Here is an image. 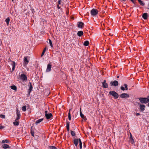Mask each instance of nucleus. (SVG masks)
I'll list each match as a JSON object with an SVG mask.
<instances>
[{"instance_id": "nucleus-52", "label": "nucleus", "mask_w": 149, "mask_h": 149, "mask_svg": "<svg viewBox=\"0 0 149 149\" xmlns=\"http://www.w3.org/2000/svg\"><path fill=\"white\" fill-rule=\"evenodd\" d=\"M148 6H149V3H148Z\"/></svg>"}, {"instance_id": "nucleus-6", "label": "nucleus", "mask_w": 149, "mask_h": 149, "mask_svg": "<svg viewBox=\"0 0 149 149\" xmlns=\"http://www.w3.org/2000/svg\"><path fill=\"white\" fill-rule=\"evenodd\" d=\"M120 97L121 98H125L129 97V95L126 93H123L120 95Z\"/></svg>"}, {"instance_id": "nucleus-10", "label": "nucleus", "mask_w": 149, "mask_h": 149, "mask_svg": "<svg viewBox=\"0 0 149 149\" xmlns=\"http://www.w3.org/2000/svg\"><path fill=\"white\" fill-rule=\"evenodd\" d=\"M77 25L79 28H82L84 27V24L81 22H78L77 23Z\"/></svg>"}, {"instance_id": "nucleus-5", "label": "nucleus", "mask_w": 149, "mask_h": 149, "mask_svg": "<svg viewBox=\"0 0 149 149\" xmlns=\"http://www.w3.org/2000/svg\"><path fill=\"white\" fill-rule=\"evenodd\" d=\"M110 84L111 86H116L118 85V83L117 81L115 80L113 81H111Z\"/></svg>"}, {"instance_id": "nucleus-39", "label": "nucleus", "mask_w": 149, "mask_h": 149, "mask_svg": "<svg viewBox=\"0 0 149 149\" xmlns=\"http://www.w3.org/2000/svg\"><path fill=\"white\" fill-rule=\"evenodd\" d=\"M70 125V122L69 121H67L66 122V127H69Z\"/></svg>"}, {"instance_id": "nucleus-9", "label": "nucleus", "mask_w": 149, "mask_h": 149, "mask_svg": "<svg viewBox=\"0 0 149 149\" xmlns=\"http://www.w3.org/2000/svg\"><path fill=\"white\" fill-rule=\"evenodd\" d=\"M102 87L104 88H108V84L106 83V80H104L103 82L102 83Z\"/></svg>"}, {"instance_id": "nucleus-25", "label": "nucleus", "mask_w": 149, "mask_h": 149, "mask_svg": "<svg viewBox=\"0 0 149 149\" xmlns=\"http://www.w3.org/2000/svg\"><path fill=\"white\" fill-rule=\"evenodd\" d=\"M80 116L81 117L83 118V119H84L85 118L84 116V115H83L82 112H81V109H80Z\"/></svg>"}, {"instance_id": "nucleus-13", "label": "nucleus", "mask_w": 149, "mask_h": 149, "mask_svg": "<svg viewBox=\"0 0 149 149\" xmlns=\"http://www.w3.org/2000/svg\"><path fill=\"white\" fill-rule=\"evenodd\" d=\"M52 65L50 64H48L47 65V67L46 70L47 72H49L51 70V68H52Z\"/></svg>"}, {"instance_id": "nucleus-30", "label": "nucleus", "mask_w": 149, "mask_h": 149, "mask_svg": "<svg viewBox=\"0 0 149 149\" xmlns=\"http://www.w3.org/2000/svg\"><path fill=\"white\" fill-rule=\"evenodd\" d=\"M46 49H47V48L46 47H45L44 49H43V51H42V53L41 55V57H42V56H43L44 55V54H45V51H46Z\"/></svg>"}, {"instance_id": "nucleus-31", "label": "nucleus", "mask_w": 149, "mask_h": 149, "mask_svg": "<svg viewBox=\"0 0 149 149\" xmlns=\"http://www.w3.org/2000/svg\"><path fill=\"white\" fill-rule=\"evenodd\" d=\"M22 110L24 111H26V106H24L22 107Z\"/></svg>"}, {"instance_id": "nucleus-36", "label": "nucleus", "mask_w": 149, "mask_h": 149, "mask_svg": "<svg viewBox=\"0 0 149 149\" xmlns=\"http://www.w3.org/2000/svg\"><path fill=\"white\" fill-rule=\"evenodd\" d=\"M49 44H50V46H51V47H53V45H52V41L50 39H49Z\"/></svg>"}, {"instance_id": "nucleus-11", "label": "nucleus", "mask_w": 149, "mask_h": 149, "mask_svg": "<svg viewBox=\"0 0 149 149\" xmlns=\"http://www.w3.org/2000/svg\"><path fill=\"white\" fill-rule=\"evenodd\" d=\"M125 87V88L123 86H121L120 87V89L123 90V91H124L125 89L126 90H127L128 89L127 88V84H125L123 85Z\"/></svg>"}, {"instance_id": "nucleus-21", "label": "nucleus", "mask_w": 149, "mask_h": 149, "mask_svg": "<svg viewBox=\"0 0 149 149\" xmlns=\"http://www.w3.org/2000/svg\"><path fill=\"white\" fill-rule=\"evenodd\" d=\"M83 32L82 31H79L77 33V35L79 36H81L83 35Z\"/></svg>"}, {"instance_id": "nucleus-42", "label": "nucleus", "mask_w": 149, "mask_h": 149, "mask_svg": "<svg viewBox=\"0 0 149 149\" xmlns=\"http://www.w3.org/2000/svg\"><path fill=\"white\" fill-rule=\"evenodd\" d=\"M58 4H61V0H59L58 2Z\"/></svg>"}, {"instance_id": "nucleus-26", "label": "nucleus", "mask_w": 149, "mask_h": 149, "mask_svg": "<svg viewBox=\"0 0 149 149\" xmlns=\"http://www.w3.org/2000/svg\"><path fill=\"white\" fill-rule=\"evenodd\" d=\"M79 146L80 149H81L82 148V142L81 141V139H79Z\"/></svg>"}, {"instance_id": "nucleus-18", "label": "nucleus", "mask_w": 149, "mask_h": 149, "mask_svg": "<svg viewBox=\"0 0 149 149\" xmlns=\"http://www.w3.org/2000/svg\"><path fill=\"white\" fill-rule=\"evenodd\" d=\"M24 62L26 65L27 64L29 63V61L27 59V58L26 56H25L24 58Z\"/></svg>"}, {"instance_id": "nucleus-3", "label": "nucleus", "mask_w": 149, "mask_h": 149, "mask_svg": "<svg viewBox=\"0 0 149 149\" xmlns=\"http://www.w3.org/2000/svg\"><path fill=\"white\" fill-rule=\"evenodd\" d=\"M98 11L96 9L93 8L91 11V13L93 16H95L97 14Z\"/></svg>"}, {"instance_id": "nucleus-22", "label": "nucleus", "mask_w": 149, "mask_h": 149, "mask_svg": "<svg viewBox=\"0 0 149 149\" xmlns=\"http://www.w3.org/2000/svg\"><path fill=\"white\" fill-rule=\"evenodd\" d=\"M10 88L12 89L15 90V91H16L17 90V87L15 85H13L11 86Z\"/></svg>"}, {"instance_id": "nucleus-34", "label": "nucleus", "mask_w": 149, "mask_h": 149, "mask_svg": "<svg viewBox=\"0 0 149 149\" xmlns=\"http://www.w3.org/2000/svg\"><path fill=\"white\" fill-rule=\"evenodd\" d=\"M49 148L50 149H56L57 148L55 146H49Z\"/></svg>"}, {"instance_id": "nucleus-1", "label": "nucleus", "mask_w": 149, "mask_h": 149, "mask_svg": "<svg viewBox=\"0 0 149 149\" xmlns=\"http://www.w3.org/2000/svg\"><path fill=\"white\" fill-rule=\"evenodd\" d=\"M139 99L141 103L146 104L149 102V95L147 97H139Z\"/></svg>"}, {"instance_id": "nucleus-45", "label": "nucleus", "mask_w": 149, "mask_h": 149, "mask_svg": "<svg viewBox=\"0 0 149 149\" xmlns=\"http://www.w3.org/2000/svg\"><path fill=\"white\" fill-rule=\"evenodd\" d=\"M57 8H58V9H59L61 7L59 6L58 4L57 5Z\"/></svg>"}, {"instance_id": "nucleus-35", "label": "nucleus", "mask_w": 149, "mask_h": 149, "mask_svg": "<svg viewBox=\"0 0 149 149\" xmlns=\"http://www.w3.org/2000/svg\"><path fill=\"white\" fill-rule=\"evenodd\" d=\"M9 142V141L7 140V139H6L5 140H3L2 141V142H1V143H8Z\"/></svg>"}, {"instance_id": "nucleus-40", "label": "nucleus", "mask_w": 149, "mask_h": 149, "mask_svg": "<svg viewBox=\"0 0 149 149\" xmlns=\"http://www.w3.org/2000/svg\"><path fill=\"white\" fill-rule=\"evenodd\" d=\"M0 117L3 118H5V116L3 115H2V114L0 115Z\"/></svg>"}, {"instance_id": "nucleus-4", "label": "nucleus", "mask_w": 149, "mask_h": 149, "mask_svg": "<svg viewBox=\"0 0 149 149\" xmlns=\"http://www.w3.org/2000/svg\"><path fill=\"white\" fill-rule=\"evenodd\" d=\"M28 86H29V88L28 89V94L29 95L31 91H32L33 89V86L31 82H29Z\"/></svg>"}, {"instance_id": "nucleus-28", "label": "nucleus", "mask_w": 149, "mask_h": 149, "mask_svg": "<svg viewBox=\"0 0 149 149\" xmlns=\"http://www.w3.org/2000/svg\"><path fill=\"white\" fill-rule=\"evenodd\" d=\"M138 1L139 4L141 6H143L144 5V3L141 0H138Z\"/></svg>"}, {"instance_id": "nucleus-24", "label": "nucleus", "mask_w": 149, "mask_h": 149, "mask_svg": "<svg viewBox=\"0 0 149 149\" xmlns=\"http://www.w3.org/2000/svg\"><path fill=\"white\" fill-rule=\"evenodd\" d=\"M43 120V118H41L37 120L36 122V124H37L38 123H39L40 122H41V121H42Z\"/></svg>"}, {"instance_id": "nucleus-12", "label": "nucleus", "mask_w": 149, "mask_h": 149, "mask_svg": "<svg viewBox=\"0 0 149 149\" xmlns=\"http://www.w3.org/2000/svg\"><path fill=\"white\" fill-rule=\"evenodd\" d=\"M145 107H146L145 105L142 104H139V108L141 111H144L145 109Z\"/></svg>"}, {"instance_id": "nucleus-33", "label": "nucleus", "mask_w": 149, "mask_h": 149, "mask_svg": "<svg viewBox=\"0 0 149 149\" xmlns=\"http://www.w3.org/2000/svg\"><path fill=\"white\" fill-rule=\"evenodd\" d=\"M71 133L72 136H75L76 135L75 133L72 130H71Z\"/></svg>"}, {"instance_id": "nucleus-44", "label": "nucleus", "mask_w": 149, "mask_h": 149, "mask_svg": "<svg viewBox=\"0 0 149 149\" xmlns=\"http://www.w3.org/2000/svg\"><path fill=\"white\" fill-rule=\"evenodd\" d=\"M136 115L137 116H138L140 115V114L139 113H136Z\"/></svg>"}, {"instance_id": "nucleus-14", "label": "nucleus", "mask_w": 149, "mask_h": 149, "mask_svg": "<svg viewBox=\"0 0 149 149\" xmlns=\"http://www.w3.org/2000/svg\"><path fill=\"white\" fill-rule=\"evenodd\" d=\"M52 113H48V114H46L45 116L47 119H50L51 117H52Z\"/></svg>"}, {"instance_id": "nucleus-47", "label": "nucleus", "mask_w": 149, "mask_h": 149, "mask_svg": "<svg viewBox=\"0 0 149 149\" xmlns=\"http://www.w3.org/2000/svg\"><path fill=\"white\" fill-rule=\"evenodd\" d=\"M71 110H72L71 109H69V113H70V112L71 111Z\"/></svg>"}, {"instance_id": "nucleus-15", "label": "nucleus", "mask_w": 149, "mask_h": 149, "mask_svg": "<svg viewBox=\"0 0 149 149\" xmlns=\"http://www.w3.org/2000/svg\"><path fill=\"white\" fill-rule=\"evenodd\" d=\"M2 147L4 149L9 148H10V146L6 144H4L2 145Z\"/></svg>"}, {"instance_id": "nucleus-48", "label": "nucleus", "mask_w": 149, "mask_h": 149, "mask_svg": "<svg viewBox=\"0 0 149 149\" xmlns=\"http://www.w3.org/2000/svg\"><path fill=\"white\" fill-rule=\"evenodd\" d=\"M147 106L149 107V102H148V103L147 104Z\"/></svg>"}, {"instance_id": "nucleus-23", "label": "nucleus", "mask_w": 149, "mask_h": 149, "mask_svg": "<svg viewBox=\"0 0 149 149\" xmlns=\"http://www.w3.org/2000/svg\"><path fill=\"white\" fill-rule=\"evenodd\" d=\"M130 141L133 144L134 143V139L132 137V135L130 134Z\"/></svg>"}, {"instance_id": "nucleus-16", "label": "nucleus", "mask_w": 149, "mask_h": 149, "mask_svg": "<svg viewBox=\"0 0 149 149\" xmlns=\"http://www.w3.org/2000/svg\"><path fill=\"white\" fill-rule=\"evenodd\" d=\"M79 139H75L74 140L73 143L76 146H77L78 145V142L79 141Z\"/></svg>"}, {"instance_id": "nucleus-27", "label": "nucleus", "mask_w": 149, "mask_h": 149, "mask_svg": "<svg viewBox=\"0 0 149 149\" xmlns=\"http://www.w3.org/2000/svg\"><path fill=\"white\" fill-rule=\"evenodd\" d=\"M89 42L88 40L85 41L84 43V45L85 46H87L88 45Z\"/></svg>"}, {"instance_id": "nucleus-20", "label": "nucleus", "mask_w": 149, "mask_h": 149, "mask_svg": "<svg viewBox=\"0 0 149 149\" xmlns=\"http://www.w3.org/2000/svg\"><path fill=\"white\" fill-rule=\"evenodd\" d=\"M12 62V63L11 65H12L13 68L12 69V71H13L15 68V62L14 61H11Z\"/></svg>"}, {"instance_id": "nucleus-41", "label": "nucleus", "mask_w": 149, "mask_h": 149, "mask_svg": "<svg viewBox=\"0 0 149 149\" xmlns=\"http://www.w3.org/2000/svg\"><path fill=\"white\" fill-rule=\"evenodd\" d=\"M4 128V127L3 126H0V130Z\"/></svg>"}, {"instance_id": "nucleus-46", "label": "nucleus", "mask_w": 149, "mask_h": 149, "mask_svg": "<svg viewBox=\"0 0 149 149\" xmlns=\"http://www.w3.org/2000/svg\"><path fill=\"white\" fill-rule=\"evenodd\" d=\"M67 129V130L68 131L69 130V127H66Z\"/></svg>"}, {"instance_id": "nucleus-51", "label": "nucleus", "mask_w": 149, "mask_h": 149, "mask_svg": "<svg viewBox=\"0 0 149 149\" xmlns=\"http://www.w3.org/2000/svg\"><path fill=\"white\" fill-rule=\"evenodd\" d=\"M148 9L149 10V8H148Z\"/></svg>"}, {"instance_id": "nucleus-32", "label": "nucleus", "mask_w": 149, "mask_h": 149, "mask_svg": "<svg viewBox=\"0 0 149 149\" xmlns=\"http://www.w3.org/2000/svg\"><path fill=\"white\" fill-rule=\"evenodd\" d=\"M14 125L15 126H18L19 125V122L16 121L13 123Z\"/></svg>"}, {"instance_id": "nucleus-2", "label": "nucleus", "mask_w": 149, "mask_h": 149, "mask_svg": "<svg viewBox=\"0 0 149 149\" xmlns=\"http://www.w3.org/2000/svg\"><path fill=\"white\" fill-rule=\"evenodd\" d=\"M109 94L113 96L115 99H116L118 97L119 95L118 93L114 91H110L109 92Z\"/></svg>"}, {"instance_id": "nucleus-8", "label": "nucleus", "mask_w": 149, "mask_h": 149, "mask_svg": "<svg viewBox=\"0 0 149 149\" xmlns=\"http://www.w3.org/2000/svg\"><path fill=\"white\" fill-rule=\"evenodd\" d=\"M20 78L23 81H26L27 77L26 75L24 74H22L20 76Z\"/></svg>"}, {"instance_id": "nucleus-50", "label": "nucleus", "mask_w": 149, "mask_h": 149, "mask_svg": "<svg viewBox=\"0 0 149 149\" xmlns=\"http://www.w3.org/2000/svg\"><path fill=\"white\" fill-rule=\"evenodd\" d=\"M13 0H12V1H13Z\"/></svg>"}, {"instance_id": "nucleus-19", "label": "nucleus", "mask_w": 149, "mask_h": 149, "mask_svg": "<svg viewBox=\"0 0 149 149\" xmlns=\"http://www.w3.org/2000/svg\"><path fill=\"white\" fill-rule=\"evenodd\" d=\"M31 134L33 136H34V130L32 126L31 128Z\"/></svg>"}, {"instance_id": "nucleus-7", "label": "nucleus", "mask_w": 149, "mask_h": 149, "mask_svg": "<svg viewBox=\"0 0 149 149\" xmlns=\"http://www.w3.org/2000/svg\"><path fill=\"white\" fill-rule=\"evenodd\" d=\"M16 114H17V118L15 119V120L17 121L20 118L21 115L20 114V111L18 110L17 109L16 111Z\"/></svg>"}, {"instance_id": "nucleus-37", "label": "nucleus", "mask_w": 149, "mask_h": 149, "mask_svg": "<svg viewBox=\"0 0 149 149\" xmlns=\"http://www.w3.org/2000/svg\"><path fill=\"white\" fill-rule=\"evenodd\" d=\"M132 2L134 5H135L136 3V0H130Z\"/></svg>"}, {"instance_id": "nucleus-49", "label": "nucleus", "mask_w": 149, "mask_h": 149, "mask_svg": "<svg viewBox=\"0 0 149 149\" xmlns=\"http://www.w3.org/2000/svg\"><path fill=\"white\" fill-rule=\"evenodd\" d=\"M119 77V76H118L117 77V78H118Z\"/></svg>"}, {"instance_id": "nucleus-29", "label": "nucleus", "mask_w": 149, "mask_h": 149, "mask_svg": "<svg viewBox=\"0 0 149 149\" xmlns=\"http://www.w3.org/2000/svg\"><path fill=\"white\" fill-rule=\"evenodd\" d=\"M10 21V18L9 17H7L5 20V21L6 22L8 25L9 24V22Z\"/></svg>"}, {"instance_id": "nucleus-43", "label": "nucleus", "mask_w": 149, "mask_h": 149, "mask_svg": "<svg viewBox=\"0 0 149 149\" xmlns=\"http://www.w3.org/2000/svg\"><path fill=\"white\" fill-rule=\"evenodd\" d=\"M48 113V111H45V116H46V114H48V113Z\"/></svg>"}, {"instance_id": "nucleus-38", "label": "nucleus", "mask_w": 149, "mask_h": 149, "mask_svg": "<svg viewBox=\"0 0 149 149\" xmlns=\"http://www.w3.org/2000/svg\"><path fill=\"white\" fill-rule=\"evenodd\" d=\"M68 119L69 120H71V115L70 113H68Z\"/></svg>"}, {"instance_id": "nucleus-17", "label": "nucleus", "mask_w": 149, "mask_h": 149, "mask_svg": "<svg viewBox=\"0 0 149 149\" xmlns=\"http://www.w3.org/2000/svg\"><path fill=\"white\" fill-rule=\"evenodd\" d=\"M148 17V15L147 13H145L143 15L142 17L145 19H147Z\"/></svg>"}]
</instances>
